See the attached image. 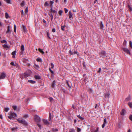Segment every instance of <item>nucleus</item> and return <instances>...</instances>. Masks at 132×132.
<instances>
[{
    "label": "nucleus",
    "instance_id": "obj_40",
    "mask_svg": "<svg viewBox=\"0 0 132 132\" xmlns=\"http://www.w3.org/2000/svg\"><path fill=\"white\" fill-rule=\"evenodd\" d=\"M13 108L14 110H16L17 109V106H13Z\"/></svg>",
    "mask_w": 132,
    "mask_h": 132
},
{
    "label": "nucleus",
    "instance_id": "obj_60",
    "mask_svg": "<svg viewBox=\"0 0 132 132\" xmlns=\"http://www.w3.org/2000/svg\"><path fill=\"white\" fill-rule=\"evenodd\" d=\"M69 53L71 55L73 54V53H72L71 51L70 50L69 51Z\"/></svg>",
    "mask_w": 132,
    "mask_h": 132
},
{
    "label": "nucleus",
    "instance_id": "obj_63",
    "mask_svg": "<svg viewBox=\"0 0 132 132\" xmlns=\"http://www.w3.org/2000/svg\"><path fill=\"white\" fill-rule=\"evenodd\" d=\"M72 108L73 109H75V106H74V105H72Z\"/></svg>",
    "mask_w": 132,
    "mask_h": 132
},
{
    "label": "nucleus",
    "instance_id": "obj_39",
    "mask_svg": "<svg viewBox=\"0 0 132 132\" xmlns=\"http://www.w3.org/2000/svg\"><path fill=\"white\" fill-rule=\"evenodd\" d=\"M52 131L54 132L57 131H58V130L57 129H52Z\"/></svg>",
    "mask_w": 132,
    "mask_h": 132
},
{
    "label": "nucleus",
    "instance_id": "obj_41",
    "mask_svg": "<svg viewBox=\"0 0 132 132\" xmlns=\"http://www.w3.org/2000/svg\"><path fill=\"white\" fill-rule=\"evenodd\" d=\"M3 46L5 48H9L8 46L6 44H4L3 45Z\"/></svg>",
    "mask_w": 132,
    "mask_h": 132
},
{
    "label": "nucleus",
    "instance_id": "obj_30",
    "mask_svg": "<svg viewBox=\"0 0 132 132\" xmlns=\"http://www.w3.org/2000/svg\"><path fill=\"white\" fill-rule=\"evenodd\" d=\"M50 3L51 4V7H53L52 4L54 3L53 1H50Z\"/></svg>",
    "mask_w": 132,
    "mask_h": 132
},
{
    "label": "nucleus",
    "instance_id": "obj_49",
    "mask_svg": "<svg viewBox=\"0 0 132 132\" xmlns=\"http://www.w3.org/2000/svg\"><path fill=\"white\" fill-rule=\"evenodd\" d=\"M50 16L51 17V19L52 20L53 19V15L52 14H50Z\"/></svg>",
    "mask_w": 132,
    "mask_h": 132
},
{
    "label": "nucleus",
    "instance_id": "obj_62",
    "mask_svg": "<svg viewBox=\"0 0 132 132\" xmlns=\"http://www.w3.org/2000/svg\"><path fill=\"white\" fill-rule=\"evenodd\" d=\"M53 100H50V101L51 102H52L53 101Z\"/></svg>",
    "mask_w": 132,
    "mask_h": 132
},
{
    "label": "nucleus",
    "instance_id": "obj_45",
    "mask_svg": "<svg viewBox=\"0 0 132 132\" xmlns=\"http://www.w3.org/2000/svg\"><path fill=\"white\" fill-rule=\"evenodd\" d=\"M51 68L52 69H53L54 67V65L53 63H51Z\"/></svg>",
    "mask_w": 132,
    "mask_h": 132
},
{
    "label": "nucleus",
    "instance_id": "obj_1",
    "mask_svg": "<svg viewBox=\"0 0 132 132\" xmlns=\"http://www.w3.org/2000/svg\"><path fill=\"white\" fill-rule=\"evenodd\" d=\"M17 116L16 114L14 112H11L9 116H8V118L10 119H11L12 118L16 117Z\"/></svg>",
    "mask_w": 132,
    "mask_h": 132
},
{
    "label": "nucleus",
    "instance_id": "obj_14",
    "mask_svg": "<svg viewBox=\"0 0 132 132\" xmlns=\"http://www.w3.org/2000/svg\"><path fill=\"white\" fill-rule=\"evenodd\" d=\"M51 115L50 113L49 114V116L48 118V120L49 121H51V122H52V118H51Z\"/></svg>",
    "mask_w": 132,
    "mask_h": 132
},
{
    "label": "nucleus",
    "instance_id": "obj_55",
    "mask_svg": "<svg viewBox=\"0 0 132 132\" xmlns=\"http://www.w3.org/2000/svg\"><path fill=\"white\" fill-rule=\"evenodd\" d=\"M105 126V124L104 123H103V124L102 126V127L103 128Z\"/></svg>",
    "mask_w": 132,
    "mask_h": 132
},
{
    "label": "nucleus",
    "instance_id": "obj_7",
    "mask_svg": "<svg viewBox=\"0 0 132 132\" xmlns=\"http://www.w3.org/2000/svg\"><path fill=\"white\" fill-rule=\"evenodd\" d=\"M21 27L24 32H26V28L24 25H22Z\"/></svg>",
    "mask_w": 132,
    "mask_h": 132
},
{
    "label": "nucleus",
    "instance_id": "obj_15",
    "mask_svg": "<svg viewBox=\"0 0 132 132\" xmlns=\"http://www.w3.org/2000/svg\"><path fill=\"white\" fill-rule=\"evenodd\" d=\"M28 81L29 82L32 84H35L36 82L35 81L31 80H28Z\"/></svg>",
    "mask_w": 132,
    "mask_h": 132
},
{
    "label": "nucleus",
    "instance_id": "obj_34",
    "mask_svg": "<svg viewBox=\"0 0 132 132\" xmlns=\"http://www.w3.org/2000/svg\"><path fill=\"white\" fill-rule=\"evenodd\" d=\"M75 132V130L73 128L70 129L69 132Z\"/></svg>",
    "mask_w": 132,
    "mask_h": 132
},
{
    "label": "nucleus",
    "instance_id": "obj_47",
    "mask_svg": "<svg viewBox=\"0 0 132 132\" xmlns=\"http://www.w3.org/2000/svg\"><path fill=\"white\" fill-rule=\"evenodd\" d=\"M64 26H62L61 27V29L62 30H63V31L64 30Z\"/></svg>",
    "mask_w": 132,
    "mask_h": 132
},
{
    "label": "nucleus",
    "instance_id": "obj_52",
    "mask_svg": "<svg viewBox=\"0 0 132 132\" xmlns=\"http://www.w3.org/2000/svg\"><path fill=\"white\" fill-rule=\"evenodd\" d=\"M65 10V13H67L68 11V10L65 8L64 9Z\"/></svg>",
    "mask_w": 132,
    "mask_h": 132
},
{
    "label": "nucleus",
    "instance_id": "obj_44",
    "mask_svg": "<svg viewBox=\"0 0 132 132\" xmlns=\"http://www.w3.org/2000/svg\"><path fill=\"white\" fill-rule=\"evenodd\" d=\"M129 119H130V120L131 121H132V115H131L129 117Z\"/></svg>",
    "mask_w": 132,
    "mask_h": 132
},
{
    "label": "nucleus",
    "instance_id": "obj_2",
    "mask_svg": "<svg viewBox=\"0 0 132 132\" xmlns=\"http://www.w3.org/2000/svg\"><path fill=\"white\" fill-rule=\"evenodd\" d=\"M20 123H21L24 125H27V123L24 120L21 118H19L17 120Z\"/></svg>",
    "mask_w": 132,
    "mask_h": 132
},
{
    "label": "nucleus",
    "instance_id": "obj_57",
    "mask_svg": "<svg viewBox=\"0 0 132 132\" xmlns=\"http://www.w3.org/2000/svg\"><path fill=\"white\" fill-rule=\"evenodd\" d=\"M52 31L53 32H54L55 31V28L53 29H52Z\"/></svg>",
    "mask_w": 132,
    "mask_h": 132
},
{
    "label": "nucleus",
    "instance_id": "obj_38",
    "mask_svg": "<svg viewBox=\"0 0 132 132\" xmlns=\"http://www.w3.org/2000/svg\"><path fill=\"white\" fill-rule=\"evenodd\" d=\"M16 26L15 25H14V31L15 32H16Z\"/></svg>",
    "mask_w": 132,
    "mask_h": 132
},
{
    "label": "nucleus",
    "instance_id": "obj_64",
    "mask_svg": "<svg viewBox=\"0 0 132 132\" xmlns=\"http://www.w3.org/2000/svg\"><path fill=\"white\" fill-rule=\"evenodd\" d=\"M30 112H34L35 111L34 110H31V109H30Z\"/></svg>",
    "mask_w": 132,
    "mask_h": 132
},
{
    "label": "nucleus",
    "instance_id": "obj_48",
    "mask_svg": "<svg viewBox=\"0 0 132 132\" xmlns=\"http://www.w3.org/2000/svg\"><path fill=\"white\" fill-rule=\"evenodd\" d=\"M28 12V8L27 7L25 9V13L26 14H27Z\"/></svg>",
    "mask_w": 132,
    "mask_h": 132
},
{
    "label": "nucleus",
    "instance_id": "obj_31",
    "mask_svg": "<svg viewBox=\"0 0 132 132\" xmlns=\"http://www.w3.org/2000/svg\"><path fill=\"white\" fill-rule=\"evenodd\" d=\"M129 46L132 49V43L131 41L129 42Z\"/></svg>",
    "mask_w": 132,
    "mask_h": 132
},
{
    "label": "nucleus",
    "instance_id": "obj_3",
    "mask_svg": "<svg viewBox=\"0 0 132 132\" xmlns=\"http://www.w3.org/2000/svg\"><path fill=\"white\" fill-rule=\"evenodd\" d=\"M34 119L36 122H39L40 121V117L37 115H36L34 116Z\"/></svg>",
    "mask_w": 132,
    "mask_h": 132
},
{
    "label": "nucleus",
    "instance_id": "obj_20",
    "mask_svg": "<svg viewBox=\"0 0 132 132\" xmlns=\"http://www.w3.org/2000/svg\"><path fill=\"white\" fill-rule=\"evenodd\" d=\"M38 51H39L40 52V53H41L43 54H44V52L42 49H41L40 48H39L38 49Z\"/></svg>",
    "mask_w": 132,
    "mask_h": 132
},
{
    "label": "nucleus",
    "instance_id": "obj_4",
    "mask_svg": "<svg viewBox=\"0 0 132 132\" xmlns=\"http://www.w3.org/2000/svg\"><path fill=\"white\" fill-rule=\"evenodd\" d=\"M122 50L124 52L127 54H130V53L129 50L127 48H123Z\"/></svg>",
    "mask_w": 132,
    "mask_h": 132
},
{
    "label": "nucleus",
    "instance_id": "obj_59",
    "mask_svg": "<svg viewBox=\"0 0 132 132\" xmlns=\"http://www.w3.org/2000/svg\"><path fill=\"white\" fill-rule=\"evenodd\" d=\"M11 64L12 65H15L14 63L13 62H11Z\"/></svg>",
    "mask_w": 132,
    "mask_h": 132
},
{
    "label": "nucleus",
    "instance_id": "obj_5",
    "mask_svg": "<svg viewBox=\"0 0 132 132\" xmlns=\"http://www.w3.org/2000/svg\"><path fill=\"white\" fill-rule=\"evenodd\" d=\"M43 123L47 126H48L50 124V123L48 121L45 119H43Z\"/></svg>",
    "mask_w": 132,
    "mask_h": 132
},
{
    "label": "nucleus",
    "instance_id": "obj_36",
    "mask_svg": "<svg viewBox=\"0 0 132 132\" xmlns=\"http://www.w3.org/2000/svg\"><path fill=\"white\" fill-rule=\"evenodd\" d=\"M98 129H99V128L98 127H97L96 129L94 130V132H98Z\"/></svg>",
    "mask_w": 132,
    "mask_h": 132
},
{
    "label": "nucleus",
    "instance_id": "obj_17",
    "mask_svg": "<svg viewBox=\"0 0 132 132\" xmlns=\"http://www.w3.org/2000/svg\"><path fill=\"white\" fill-rule=\"evenodd\" d=\"M44 5L45 7L49 6V4L47 2H46L45 3Z\"/></svg>",
    "mask_w": 132,
    "mask_h": 132
},
{
    "label": "nucleus",
    "instance_id": "obj_58",
    "mask_svg": "<svg viewBox=\"0 0 132 132\" xmlns=\"http://www.w3.org/2000/svg\"><path fill=\"white\" fill-rule=\"evenodd\" d=\"M21 13L22 15V16L24 14V12H23V10H22L21 11Z\"/></svg>",
    "mask_w": 132,
    "mask_h": 132
},
{
    "label": "nucleus",
    "instance_id": "obj_12",
    "mask_svg": "<svg viewBox=\"0 0 132 132\" xmlns=\"http://www.w3.org/2000/svg\"><path fill=\"white\" fill-rule=\"evenodd\" d=\"M69 19H71V18H72V13H71L70 11L69 12Z\"/></svg>",
    "mask_w": 132,
    "mask_h": 132
},
{
    "label": "nucleus",
    "instance_id": "obj_61",
    "mask_svg": "<svg viewBox=\"0 0 132 132\" xmlns=\"http://www.w3.org/2000/svg\"><path fill=\"white\" fill-rule=\"evenodd\" d=\"M16 129V128H12V131H13L14 130Z\"/></svg>",
    "mask_w": 132,
    "mask_h": 132
},
{
    "label": "nucleus",
    "instance_id": "obj_18",
    "mask_svg": "<svg viewBox=\"0 0 132 132\" xmlns=\"http://www.w3.org/2000/svg\"><path fill=\"white\" fill-rule=\"evenodd\" d=\"M24 76L26 78L29 76V74L28 73H24Z\"/></svg>",
    "mask_w": 132,
    "mask_h": 132
},
{
    "label": "nucleus",
    "instance_id": "obj_46",
    "mask_svg": "<svg viewBox=\"0 0 132 132\" xmlns=\"http://www.w3.org/2000/svg\"><path fill=\"white\" fill-rule=\"evenodd\" d=\"M107 123V122H106V118L104 119V120L103 123H104L105 124V123Z\"/></svg>",
    "mask_w": 132,
    "mask_h": 132
},
{
    "label": "nucleus",
    "instance_id": "obj_43",
    "mask_svg": "<svg viewBox=\"0 0 132 132\" xmlns=\"http://www.w3.org/2000/svg\"><path fill=\"white\" fill-rule=\"evenodd\" d=\"M77 117H78L80 119L82 120V117L80 116V115H78L77 116Z\"/></svg>",
    "mask_w": 132,
    "mask_h": 132
},
{
    "label": "nucleus",
    "instance_id": "obj_37",
    "mask_svg": "<svg viewBox=\"0 0 132 132\" xmlns=\"http://www.w3.org/2000/svg\"><path fill=\"white\" fill-rule=\"evenodd\" d=\"M37 125L40 129H41L42 128V127H41V125L39 123L37 124Z\"/></svg>",
    "mask_w": 132,
    "mask_h": 132
},
{
    "label": "nucleus",
    "instance_id": "obj_6",
    "mask_svg": "<svg viewBox=\"0 0 132 132\" xmlns=\"http://www.w3.org/2000/svg\"><path fill=\"white\" fill-rule=\"evenodd\" d=\"M6 76V75L4 73H3L1 74L0 76V78L2 79H4Z\"/></svg>",
    "mask_w": 132,
    "mask_h": 132
},
{
    "label": "nucleus",
    "instance_id": "obj_9",
    "mask_svg": "<svg viewBox=\"0 0 132 132\" xmlns=\"http://www.w3.org/2000/svg\"><path fill=\"white\" fill-rule=\"evenodd\" d=\"M125 111L124 109H123L121 111L120 114L122 116H124L125 115Z\"/></svg>",
    "mask_w": 132,
    "mask_h": 132
},
{
    "label": "nucleus",
    "instance_id": "obj_33",
    "mask_svg": "<svg viewBox=\"0 0 132 132\" xmlns=\"http://www.w3.org/2000/svg\"><path fill=\"white\" fill-rule=\"evenodd\" d=\"M28 115L27 114H25L23 116V117L24 118H26L28 117Z\"/></svg>",
    "mask_w": 132,
    "mask_h": 132
},
{
    "label": "nucleus",
    "instance_id": "obj_50",
    "mask_svg": "<svg viewBox=\"0 0 132 132\" xmlns=\"http://www.w3.org/2000/svg\"><path fill=\"white\" fill-rule=\"evenodd\" d=\"M49 70H50V72H51V73L52 74H53L54 73V72H53V71H52L51 70V69L50 68H49Z\"/></svg>",
    "mask_w": 132,
    "mask_h": 132
},
{
    "label": "nucleus",
    "instance_id": "obj_10",
    "mask_svg": "<svg viewBox=\"0 0 132 132\" xmlns=\"http://www.w3.org/2000/svg\"><path fill=\"white\" fill-rule=\"evenodd\" d=\"M110 94L108 93H107L105 94V98H109V96Z\"/></svg>",
    "mask_w": 132,
    "mask_h": 132
},
{
    "label": "nucleus",
    "instance_id": "obj_35",
    "mask_svg": "<svg viewBox=\"0 0 132 132\" xmlns=\"http://www.w3.org/2000/svg\"><path fill=\"white\" fill-rule=\"evenodd\" d=\"M77 130L78 132H80V131L81 130V129H80L78 127H77Z\"/></svg>",
    "mask_w": 132,
    "mask_h": 132
},
{
    "label": "nucleus",
    "instance_id": "obj_54",
    "mask_svg": "<svg viewBox=\"0 0 132 132\" xmlns=\"http://www.w3.org/2000/svg\"><path fill=\"white\" fill-rule=\"evenodd\" d=\"M101 68H100L99 69V70L97 72L98 73H100L101 71Z\"/></svg>",
    "mask_w": 132,
    "mask_h": 132
},
{
    "label": "nucleus",
    "instance_id": "obj_56",
    "mask_svg": "<svg viewBox=\"0 0 132 132\" xmlns=\"http://www.w3.org/2000/svg\"><path fill=\"white\" fill-rule=\"evenodd\" d=\"M54 82H55V81H53V84H52V87H53L55 86V84H54Z\"/></svg>",
    "mask_w": 132,
    "mask_h": 132
},
{
    "label": "nucleus",
    "instance_id": "obj_13",
    "mask_svg": "<svg viewBox=\"0 0 132 132\" xmlns=\"http://www.w3.org/2000/svg\"><path fill=\"white\" fill-rule=\"evenodd\" d=\"M11 31L10 29V26H8L7 27V31L6 32V33L7 34L10 33Z\"/></svg>",
    "mask_w": 132,
    "mask_h": 132
},
{
    "label": "nucleus",
    "instance_id": "obj_19",
    "mask_svg": "<svg viewBox=\"0 0 132 132\" xmlns=\"http://www.w3.org/2000/svg\"><path fill=\"white\" fill-rule=\"evenodd\" d=\"M5 18L6 19H8L9 18V16L8 13L7 12H6L5 13Z\"/></svg>",
    "mask_w": 132,
    "mask_h": 132
},
{
    "label": "nucleus",
    "instance_id": "obj_28",
    "mask_svg": "<svg viewBox=\"0 0 132 132\" xmlns=\"http://www.w3.org/2000/svg\"><path fill=\"white\" fill-rule=\"evenodd\" d=\"M1 42L2 43H5V44H6L7 43V42L5 40H3L2 41H1Z\"/></svg>",
    "mask_w": 132,
    "mask_h": 132
},
{
    "label": "nucleus",
    "instance_id": "obj_42",
    "mask_svg": "<svg viewBox=\"0 0 132 132\" xmlns=\"http://www.w3.org/2000/svg\"><path fill=\"white\" fill-rule=\"evenodd\" d=\"M85 74H84L83 75V77H85V78L84 80V81H86V79H87V77H85Z\"/></svg>",
    "mask_w": 132,
    "mask_h": 132
},
{
    "label": "nucleus",
    "instance_id": "obj_25",
    "mask_svg": "<svg viewBox=\"0 0 132 132\" xmlns=\"http://www.w3.org/2000/svg\"><path fill=\"white\" fill-rule=\"evenodd\" d=\"M52 8V7H51V12L53 13H56L57 12L56 11H55V10H53Z\"/></svg>",
    "mask_w": 132,
    "mask_h": 132
},
{
    "label": "nucleus",
    "instance_id": "obj_27",
    "mask_svg": "<svg viewBox=\"0 0 132 132\" xmlns=\"http://www.w3.org/2000/svg\"><path fill=\"white\" fill-rule=\"evenodd\" d=\"M11 0H6L5 1L8 4H11Z\"/></svg>",
    "mask_w": 132,
    "mask_h": 132
},
{
    "label": "nucleus",
    "instance_id": "obj_32",
    "mask_svg": "<svg viewBox=\"0 0 132 132\" xmlns=\"http://www.w3.org/2000/svg\"><path fill=\"white\" fill-rule=\"evenodd\" d=\"M129 106L131 108H132V103H128Z\"/></svg>",
    "mask_w": 132,
    "mask_h": 132
},
{
    "label": "nucleus",
    "instance_id": "obj_16",
    "mask_svg": "<svg viewBox=\"0 0 132 132\" xmlns=\"http://www.w3.org/2000/svg\"><path fill=\"white\" fill-rule=\"evenodd\" d=\"M12 54L13 55V58L15 57L16 54L15 51H14L12 52Z\"/></svg>",
    "mask_w": 132,
    "mask_h": 132
},
{
    "label": "nucleus",
    "instance_id": "obj_11",
    "mask_svg": "<svg viewBox=\"0 0 132 132\" xmlns=\"http://www.w3.org/2000/svg\"><path fill=\"white\" fill-rule=\"evenodd\" d=\"M35 79H39L41 78V77L39 76L38 75H35Z\"/></svg>",
    "mask_w": 132,
    "mask_h": 132
},
{
    "label": "nucleus",
    "instance_id": "obj_21",
    "mask_svg": "<svg viewBox=\"0 0 132 132\" xmlns=\"http://www.w3.org/2000/svg\"><path fill=\"white\" fill-rule=\"evenodd\" d=\"M25 4V3L24 1H23L21 3V6H22L23 7Z\"/></svg>",
    "mask_w": 132,
    "mask_h": 132
},
{
    "label": "nucleus",
    "instance_id": "obj_8",
    "mask_svg": "<svg viewBox=\"0 0 132 132\" xmlns=\"http://www.w3.org/2000/svg\"><path fill=\"white\" fill-rule=\"evenodd\" d=\"M100 54L102 55L105 56H106V53L104 51H102L100 52Z\"/></svg>",
    "mask_w": 132,
    "mask_h": 132
},
{
    "label": "nucleus",
    "instance_id": "obj_22",
    "mask_svg": "<svg viewBox=\"0 0 132 132\" xmlns=\"http://www.w3.org/2000/svg\"><path fill=\"white\" fill-rule=\"evenodd\" d=\"M21 50L22 52L24 50V47L23 45H22L21 47Z\"/></svg>",
    "mask_w": 132,
    "mask_h": 132
},
{
    "label": "nucleus",
    "instance_id": "obj_23",
    "mask_svg": "<svg viewBox=\"0 0 132 132\" xmlns=\"http://www.w3.org/2000/svg\"><path fill=\"white\" fill-rule=\"evenodd\" d=\"M36 61L37 62H42V60L40 58H37L36 59Z\"/></svg>",
    "mask_w": 132,
    "mask_h": 132
},
{
    "label": "nucleus",
    "instance_id": "obj_24",
    "mask_svg": "<svg viewBox=\"0 0 132 132\" xmlns=\"http://www.w3.org/2000/svg\"><path fill=\"white\" fill-rule=\"evenodd\" d=\"M127 42L126 40H125L123 43V45L124 46H126L127 44Z\"/></svg>",
    "mask_w": 132,
    "mask_h": 132
},
{
    "label": "nucleus",
    "instance_id": "obj_26",
    "mask_svg": "<svg viewBox=\"0 0 132 132\" xmlns=\"http://www.w3.org/2000/svg\"><path fill=\"white\" fill-rule=\"evenodd\" d=\"M9 110V109L8 108H5L4 110L5 112H7Z\"/></svg>",
    "mask_w": 132,
    "mask_h": 132
},
{
    "label": "nucleus",
    "instance_id": "obj_29",
    "mask_svg": "<svg viewBox=\"0 0 132 132\" xmlns=\"http://www.w3.org/2000/svg\"><path fill=\"white\" fill-rule=\"evenodd\" d=\"M63 12V11L62 10H60L59 12V14L60 15H62V14Z\"/></svg>",
    "mask_w": 132,
    "mask_h": 132
},
{
    "label": "nucleus",
    "instance_id": "obj_53",
    "mask_svg": "<svg viewBox=\"0 0 132 132\" xmlns=\"http://www.w3.org/2000/svg\"><path fill=\"white\" fill-rule=\"evenodd\" d=\"M103 25L102 23V22H101V23L100 27H103Z\"/></svg>",
    "mask_w": 132,
    "mask_h": 132
},
{
    "label": "nucleus",
    "instance_id": "obj_51",
    "mask_svg": "<svg viewBox=\"0 0 132 132\" xmlns=\"http://www.w3.org/2000/svg\"><path fill=\"white\" fill-rule=\"evenodd\" d=\"M47 36L48 37L50 38V37L49 36H50V34L48 32H47Z\"/></svg>",
    "mask_w": 132,
    "mask_h": 132
}]
</instances>
